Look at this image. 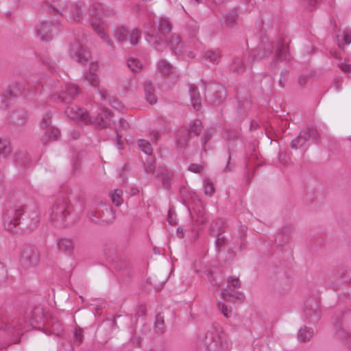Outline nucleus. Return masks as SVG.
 <instances>
[{
    "label": "nucleus",
    "mask_w": 351,
    "mask_h": 351,
    "mask_svg": "<svg viewBox=\"0 0 351 351\" xmlns=\"http://www.w3.org/2000/svg\"><path fill=\"white\" fill-rule=\"evenodd\" d=\"M45 314L39 306L29 308L17 315L1 314L0 330H5L14 343L19 341L24 332L30 328H40L45 323Z\"/></svg>",
    "instance_id": "f257e3e1"
},
{
    "label": "nucleus",
    "mask_w": 351,
    "mask_h": 351,
    "mask_svg": "<svg viewBox=\"0 0 351 351\" xmlns=\"http://www.w3.org/2000/svg\"><path fill=\"white\" fill-rule=\"evenodd\" d=\"M65 195L66 197L62 195L57 197L50 212L51 220L60 224H64L69 219L75 220L82 210L78 189H69Z\"/></svg>",
    "instance_id": "f03ea898"
},
{
    "label": "nucleus",
    "mask_w": 351,
    "mask_h": 351,
    "mask_svg": "<svg viewBox=\"0 0 351 351\" xmlns=\"http://www.w3.org/2000/svg\"><path fill=\"white\" fill-rule=\"evenodd\" d=\"M171 24L165 18L159 19L158 30L149 23V26L145 27L147 43L156 50L163 51L167 46L165 38L171 32Z\"/></svg>",
    "instance_id": "7ed1b4c3"
},
{
    "label": "nucleus",
    "mask_w": 351,
    "mask_h": 351,
    "mask_svg": "<svg viewBox=\"0 0 351 351\" xmlns=\"http://www.w3.org/2000/svg\"><path fill=\"white\" fill-rule=\"evenodd\" d=\"M202 343L207 351H227L222 328L216 323L213 324L208 329L202 339Z\"/></svg>",
    "instance_id": "20e7f679"
},
{
    "label": "nucleus",
    "mask_w": 351,
    "mask_h": 351,
    "mask_svg": "<svg viewBox=\"0 0 351 351\" xmlns=\"http://www.w3.org/2000/svg\"><path fill=\"white\" fill-rule=\"evenodd\" d=\"M143 169L145 173L154 176L165 189L170 187L171 178L169 174L163 168L159 167L156 169L154 160L148 157L143 162Z\"/></svg>",
    "instance_id": "39448f33"
},
{
    "label": "nucleus",
    "mask_w": 351,
    "mask_h": 351,
    "mask_svg": "<svg viewBox=\"0 0 351 351\" xmlns=\"http://www.w3.org/2000/svg\"><path fill=\"white\" fill-rule=\"evenodd\" d=\"M40 261V254L38 249L32 245H25L21 252L20 261L25 269L36 266Z\"/></svg>",
    "instance_id": "423d86ee"
},
{
    "label": "nucleus",
    "mask_w": 351,
    "mask_h": 351,
    "mask_svg": "<svg viewBox=\"0 0 351 351\" xmlns=\"http://www.w3.org/2000/svg\"><path fill=\"white\" fill-rule=\"evenodd\" d=\"M318 138V132L313 126L308 127L305 131H300L298 136L291 141V147L295 149L301 148L310 139L317 143Z\"/></svg>",
    "instance_id": "0eeeda50"
},
{
    "label": "nucleus",
    "mask_w": 351,
    "mask_h": 351,
    "mask_svg": "<svg viewBox=\"0 0 351 351\" xmlns=\"http://www.w3.org/2000/svg\"><path fill=\"white\" fill-rule=\"evenodd\" d=\"M64 113L69 119L82 125H88L92 122L88 111L76 106L67 107Z\"/></svg>",
    "instance_id": "6e6552de"
},
{
    "label": "nucleus",
    "mask_w": 351,
    "mask_h": 351,
    "mask_svg": "<svg viewBox=\"0 0 351 351\" xmlns=\"http://www.w3.org/2000/svg\"><path fill=\"white\" fill-rule=\"evenodd\" d=\"M64 113L69 119L82 125H88L92 122L88 111L76 106L67 107Z\"/></svg>",
    "instance_id": "1a4fd4ad"
},
{
    "label": "nucleus",
    "mask_w": 351,
    "mask_h": 351,
    "mask_svg": "<svg viewBox=\"0 0 351 351\" xmlns=\"http://www.w3.org/2000/svg\"><path fill=\"white\" fill-rule=\"evenodd\" d=\"M114 36L121 43L129 41L131 45H136L141 37V31L137 28H134L131 32H129L124 27H118L115 31Z\"/></svg>",
    "instance_id": "9d476101"
},
{
    "label": "nucleus",
    "mask_w": 351,
    "mask_h": 351,
    "mask_svg": "<svg viewBox=\"0 0 351 351\" xmlns=\"http://www.w3.org/2000/svg\"><path fill=\"white\" fill-rule=\"evenodd\" d=\"M57 88L58 84H56L53 89L54 99L64 104L71 103L79 94L78 88L73 84H66L64 89L60 92L58 91Z\"/></svg>",
    "instance_id": "9b49d317"
},
{
    "label": "nucleus",
    "mask_w": 351,
    "mask_h": 351,
    "mask_svg": "<svg viewBox=\"0 0 351 351\" xmlns=\"http://www.w3.org/2000/svg\"><path fill=\"white\" fill-rule=\"evenodd\" d=\"M21 208H10L3 215V226L6 230L14 232L18 225L20 224V218L23 215Z\"/></svg>",
    "instance_id": "f8f14e48"
},
{
    "label": "nucleus",
    "mask_w": 351,
    "mask_h": 351,
    "mask_svg": "<svg viewBox=\"0 0 351 351\" xmlns=\"http://www.w3.org/2000/svg\"><path fill=\"white\" fill-rule=\"evenodd\" d=\"M228 287L222 289L221 291V298L229 302H234L237 300L241 299L242 294L233 289L239 287V278H230L228 280Z\"/></svg>",
    "instance_id": "ddd939ff"
},
{
    "label": "nucleus",
    "mask_w": 351,
    "mask_h": 351,
    "mask_svg": "<svg viewBox=\"0 0 351 351\" xmlns=\"http://www.w3.org/2000/svg\"><path fill=\"white\" fill-rule=\"evenodd\" d=\"M94 6L87 8L86 5L82 2H76L72 4L69 8V17L74 21L80 22L86 15L87 11L90 16L94 14Z\"/></svg>",
    "instance_id": "4468645a"
},
{
    "label": "nucleus",
    "mask_w": 351,
    "mask_h": 351,
    "mask_svg": "<svg viewBox=\"0 0 351 351\" xmlns=\"http://www.w3.org/2000/svg\"><path fill=\"white\" fill-rule=\"evenodd\" d=\"M239 9L234 8L222 14L220 25L223 29H232L239 23Z\"/></svg>",
    "instance_id": "2eb2a0df"
},
{
    "label": "nucleus",
    "mask_w": 351,
    "mask_h": 351,
    "mask_svg": "<svg viewBox=\"0 0 351 351\" xmlns=\"http://www.w3.org/2000/svg\"><path fill=\"white\" fill-rule=\"evenodd\" d=\"M157 70L161 75L171 81L176 80L180 75L176 69L165 59H160L158 61Z\"/></svg>",
    "instance_id": "dca6fc26"
},
{
    "label": "nucleus",
    "mask_w": 351,
    "mask_h": 351,
    "mask_svg": "<svg viewBox=\"0 0 351 351\" xmlns=\"http://www.w3.org/2000/svg\"><path fill=\"white\" fill-rule=\"evenodd\" d=\"M291 59L289 53L288 46H287L282 38L277 43V51L274 60L270 63L271 69H276L278 64L281 61H289Z\"/></svg>",
    "instance_id": "f3484780"
},
{
    "label": "nucleus",
    "mask_w": 351,
    "mask_h": 351,
    "mask_svg": "<svg viewBox=\"0 0 351 351\" xmlns=\"http://www.w3.org/2000/svg\"><path fill=\"white\" fill-rule=\"evenodd\" d=\"M71 56L77 62L85 64L90 57V53L78 41L74 42L70 49Z\"/></svg>",
    "instance_id": "a211bd4d"
},
{
    "label": "nucleus",
    "mask_w": 351,
    "mask_h": 351,
    "mask_svg": "<svg viewBox=\"0 0 351 351\" xmlns=\"http://www.w3.org/2000/svg\"><path fill=\"white\" fill-rule=\"evenodd\" d=\"M53 23L49 21H43L36 26V34L43 41L48 42L53 38Z\"/></svg>",
    "instance_id": "6ab92c4d"
},
{
    "label": "nucleus",
    "mask_w": 351,
    "mask_h": 351,
    "mask_svg": "<svg viewBox=\"0 0 351 351\" xmlns=\"http://www.w3.org/2000/svg\"><path fill=\"white\" fill-rule=\"evenodd\" d=\"M111 112L106 108H102L97 116L92 120L90 123H94L100 128H106L111 124Z\"/></svg>",
    "instance_id": "aec40b11"
},
{
    "label": "nucleus",
    "mask_w": 351,
    "mask_h": 351,
    "mask_svg": "<svg viewBox=\"0 0 351 351\" xmlns=\"http://www.w3.org/2000/svg\"><path fill=\"white\" fill-rule=\"evenodd\" d=\"M91 25L93 29L97 32L98 35L104 40L109 46L112 47V41L108 37L105 33V23L97 16H95L92 19Z\"/></svg>",
    "instance_id": "412c9836"
},
{
    "label": "nucleus",
    "mask_w": 351,
    "mask_h": 351,
    "mask_svg": "<svg viewBox=\"0 0 351 351\" xmlns=\"http://www.w3.org/2000/svg\"><path fill=\"white\" fill-rule=\"evenodd\" d=\"M306 318L310 324H316L319 319V309L316 302L306 304L304 309Z\"/></svg>",
    "instance_id": "4be33fe9"
},
{
    "label": "nucleus",
    "mask_w": 351,
    "mask_h": 351,
    "mask_svg": "<svg viewBox=\"0 0 351 351\" xmlns=\"http://www.w3.org/2000/svg\"><path fill=\"white\" fill-rule=\"evenodd\" d=\"M168 45L176 55H181L183 53L184 45L179 35L173 34L168 41Z\"/></svg>",
    "instance_id": "5701e85b"
},
{
    "label": "nucleus",
    "mask_w": 351,
    "mask_h": 351,
    "mask_svg": "<svg viewBox=\"0 0 351 351\" xmlns=\"http://www.w3.org/2000/svg\"><path fill=\"white\" fill-rule=\"evenodd\" d=\"M226 231V223L221 219L214 220L210 227V233L213 237L221 235Z\"/></svg>",
    "instance_id": "b1692460"
},
{
    "label": "nucleus",
    "mask_w": 351,
    "mask_h": 351,
    "mask_svg": "<svg viewBox=\"0 0 351 351\" xmlns=\"http://www.w3.org/2000/svg\"><path fill=\"white\" fill-rule=\"evenodd\" d=\"M24 90V86L21 83H14L12 85H10L6 91L3 93V97L5 98H12L18 97L21 95Z\"/></svg>",
    "instance_id": "393cba45"
},
{
    "label": "nucleus",
    "mask_w": 351,
    "mask_h": 351,
    "mask_svg": "<svg viewBox=\"0 0 351 351\" xmlns=\"http://www.w3.org/2000/svg\"><path fill=\"white\" fill-rule=\"evenodd\" d=\"M335 330L336 335L340 339L344 340L351 337V329L346 327L342 321L335 324Z\"/></svg>",
    "instance_id": "a878e982"
},
{
    "label": "nucleus",
    "mask_w": 351,
    "mask_h": 351,
    "mask_svg": "<svg viewBox=\"0 0 351 351\" xmlns=\"http://www.w3.org/2000/svg\"><path fill=\"white\" fill-rule=\"evenodd\" d=\"M57 245L60 251L68 255L72 254L74 250L73 241L71 239L66 238H62L58 239L57 241Z\"/></svg>",
    "instance_id": "bb28decb"
},
{
    "label": "nucleus",
    "mask_w": 351,
    "mask_h": 351,
    "mask_svg": "<svg viewBox=\"0 0 351 351\" xmlns=\"http://www.w3.org/2000/svg\"><path fill=\"white\" fill-rule=\"evenodd\" d=\"M257 159L256 149L254 146H250L247 153V158L245 162L247 173H249L250 171L254 168V166H259V164H254L255 160Z\"/></svg>",
    "instance_id": "cd10ccee"
},
{
    "label": "nucleus",
    "mask_w": 351,
    "mask_h": 351,
    "mask_svg": "<svg viewBox=\"0 0 351 351\" xmlns=\"http://www.w3.org/2000/svg\"><path fill=\"white\" fill-rule=\"evenodd\" d=\"M191 135L186 128H181L177 134L176 144L178 147L184 148L186 147Z\"/></svg>",
    "instance_id": "c85d7f7f"
},
{
    "label": "nucleus",
    "mask_w": 351,
    "mask_h": 351,
    "mask_svg": "<svg viewBox=\"0 0 351 351\" xmlns=\"http://www.w3.org/2000/svg\"><path fill=\"white\" fill-rule=\"evenodd\" d=\"M143 88L146 100L150 104H155L156 103V97L154 93L155 88L152 82H145L143 83Z\"/></svg>",
    "instance_id": "c756f323"
},
{
    "label": "nucleus",
    "mask_w": 351,
    "mask_h": 351,
    "mask_svg": "<svg viewBox=\"0 0 351 351\" xmlns=\"http://www.w3.org/2000/svg\"><path fill=\"white\" fill-rule=\"evenodd\" d=\"M97 68H98L97 63L92 62L90 66L89 72L86 74V80L93 86H95V87L97 86L99 83L98 76L96 73Z\"/></svg>",
    "instance_id": "7c9ffc66"
},
{
    "label": "nucleus",
    "mask_w": 351,
    "mask_h": 351,
    "mask_svg": "<svg viewBox=\"0 0 351 351\" xmlns=\"http://www.w3.org/2000/svg\"><path fill=\"white\" fill-rule=\"evenodd\" d=\"M313 336V329L306 326H302L298 332V339L301 342H306Z\"/></svg>",
    "instance_id": "2f4dec72"
},
{
    "label": "nucleus",
    "mask_w": 351,
    "mask_h": 351,
    "mask_svg": "<svg viewBox=\"0 0 351 351\" xmlns=\"http://www.w3.org/2000/svg\"><path fill=\"white\" fill-rule=\"evenodd\" d=\"M189 94L193 106L197 110H199L201 107V97L197 88L191 86Z\"/></svg>",
    "instance_id": "473e14b6"
},
{
    "label": "nucleus",
    "mask_w": 351,
    "mask_h": 351,
    "mask_svg": "<svg viewBox=\"0 0 351 351\" xmlns=\"http://www.w3.org/2000/svg\"><path fill=\"white\" fill-rule=\"evenodd\" d=\"M60 135V130L54 127H49L47 128L44 136L42 137V141L44 144H46L49 139L56 140Z\"/></svg>",
    "instance_id": "72a5a7b5"
},
{
    "label": "nucleus",
    "mask_w": 351,
    "mask_h": 351,
    "mask_svg": "<svg viewBox=\"0 0 351 351\" xmlns=\"http://www.w3.org/2000/svg\"><path fill=\"white\" fill-rule=\"evenodd\" d=\"M230 69L234 73H243L245 69L243 59L241 58H234L230 64Z\"/></svg>",
    "instance_id": "f704fd0d"
},
{
    "label": "nucleus",
    "mask_w": 351,
    "mask_h": 351,
    "mask_svg": "<svg viewBox=\"0 0 351 351\" xmlns=\"http://www.w3.org/2000/svg\"><path fill=\"white\" fill-rule=\"evenodd\" d=\"M203 126L202 125V122L199 119H195L189 125V129L188 131L190 135L198 136L202 132Z\"/></svg>",
    "instance_id": "c9c22d12"
},
{
    "label": "nucleus",
    "mask_w": 351,
    "mask_h": 351,
    "mask_svg": "<svg viewBox=\"0 0 351 351\" xmlns=\"http://www.w3.org/2000/svg\"><path fill=\"white\" fill-rule=\"evenodd\" d=\"M274 47L269 44L268 46L265 47L264 49H257L253 52V56L259 60L265 58L269 54L272 52Z\"/></svg>",
    "instance_id": "e433bc0d"
},
{
    "label": "nucleus",
    "mask_w": 351,
    "mask_h": 351,
    "mask_svg": "<svg viewBox=\"0 0 351 351\" xmlns=\"http://www.w3.org/2000/svg\"><path fill=\"white\" fill-rule=\"evenodd\" d=\"M14 161L21 165L25 166L29 163L27 154L23 151H19L14 155Z\"/></svg>",
    "instance_id": "4c0bfd02"
},
{
    "label": "nucleus",
    "mask_w": 351,
    "mask_h": 351,
    "mask_svg": "<svg viewBox=\"0 0 351 351\" xmlns=\"http://www.w3.org/2000/svg\"><path fill=\"white\" fill-rule=\"evenodd\" d=\"M11 152L12 149L8 139L0 138V154L7 156Z\"/></svg>",
    "instance_id": "58836bf2"
},
{
    "label": "nucleus",
    "mask_w": 351,
    "mask_h": 351,
    "mask_svg": "<svg viewBox=\"0 0 351 351\" xmlns=\"http://www.w3.org/2000/svg\"><path fill=\"white\" fill-rule=\"evenodd\" d=\"M123 191L121 189H115L110 195L112 203L119 206L123 203Z\"/></svg>",
    "instance_id": "ea45409f"
},
{
    "label": "nucleus",
    "mask_w": 351,
    "mask_h": 351,
    "mask_svg": "<svg viewBox=\"0 0 351 351\" xmlns=\"http://www.w3.org/2000/svg\"><path fill=\"white\" fill-rule=\"evenodd\" d=\"M138 145L147 156H151L152 154V147L149 141L145 139H140L138 141Z\"/></svg>",
    "instance_id": "a19ab883"
},
{
    "label": "nucleus",
    "mask_w": 351,
    "mask_h": 351,
    "mask_svg": "<svg viewBox=\"0 0 351 351\" xmlns=\"http://www.w3.org/2000/svg\"><path fill=\"white\" fill-rule=\"evenodd\" d=\"M101 217H101V214L99 212H97V211L92 210L89 213V219L93 223H109L111 222L110 221L102 219Z\"/></svg>",
    "instance_id": "79ce46f5"
},
{
    "label": "nucleus",
    "mask_w": 351,
    "mask_h": 351,
    "mask_svg": "<svg viewBox=\"0 0 351 351\" xmlns=\"http://www.w3.org/2000/svg\"><path fill=\"white\" fill-rule=\"evenodd\" d=\"M204 193L207 195H212L215 191V187L213 182L208 179L206 178L204 180Z\"/></svg>",
    "instance_id": "37998d69"
},
{
    "label": "nucleus",
    "mask_w": 351,
    "mask_h": 351,
    "mask_svg": "<svg viewBox=\"0 0 351 351\" xmlns=\"http://www.w3.org/2000/svg\"><path fill=\"white\" fill-rule=\"evenodd\" d=\"M206 60H208L210 62L215 64L218 62L220 58V54L217 51H208L204 56Z\"/></svg>",
    "instance_id": "c03bdc74"
},
{
    "label": "nucleus",
    "mask_w": 351,
    "mask_h": 351,
    "mask_svg": "<svg viewBox=\"0 0 351 351\" xmlns=\"http://www.w3.org/2000/svg\"><path fill=\"white\" fill-rule=\"evenodd\" d=\"M128 66L132 71H138L141 69V64L138 60L130 58L128 60Z\"/></svg>",
    "instance_id": "a18cd8bd"
},
{
    "label": "nucleus",
    "mask_w": 351,
    "mask_h": 351,
    "mask_svg": "<svg viewBox=\"0 0 351 351\" xmlns=\"http://www.w3.org/2000/svg\"><path fill=\"white\" fill-rule=\"evenodd\" d=\"M319 0H303L302 4L303 6L310 11H313L316 9L317 5H318Z\"/></svg>",
    "instance_id": "49530a36"
},
{
    "label": "nucleus",
    "mask_w": 351,
    "mask_h": 351,
    "mask_svg": "<svg viewBox=\"0 0 351 351\" xmlns=\"http://www.w3.org/2000/svg\"><path fill=\"white\" fill-rule=\"evenodd\" d=\"M8 278V271L5 266L0 262V286L4 285Z\"/></svg>",
    "instance_id": "de8ad7c7"
},
{
    "label": "nucleus",
    "mask_w": 351,
    "mask_h": 351,
    "mask_svg": "<svg viewBox=\"0 0 351 351\" xmlns=\"http://www.w3.org/2000/svg\"><path fill=\"white\" fill-rule=\"evenodd\" d=\"M51 123V113L49 112H46L42 119L41 121V128H48L50 126Z\"/></svg>",
    "instance_id": "09e8293b"
},
{
    "label": "nucleus",
    "mask_w": 351,
    "mask_h": 351,
    "mask_svg": "<svg viewBox=\"0 0 351 351\" xmlns=\"http://www.w3.org/2000/svg\"><path fill=\"white\" fill-rule=\"evenodd\" d=\"M154 330L158 333H162L165 330V324L163 319H160V315H158L154 324Z\"/></svg>",
    "instance_id": "8fccbe9b"
},
{
    "label": "nucleus",
    "mask_w": 351,
    "mask_h": 351,
    "mask_svg": "<svg viewBox=\"0 0 351 351\" xmlns=\"http://www.w3.org/2000/svg\"><path fill=\"white\" fill-rule=\"evenodd\" d=\"M217 239L215 241V245L218 250H221L228 244V240L223 236H217Z\"/></svg>",
    "instance_id": "3c124183"
},
{
    "label": "nucleus",
    "mask_w": 351,
    "mask_h": 351,
    "mask_svg": "<svg viewBox=\"0 0 351 351\" xmlns=\"http://www.w3.org/2000/svg\"><path fill=\"white\" fill-rule=\"evenodd\" d=\"M218 308L226 317L228 318L231 317L232 311L230 310L224 303H218Z\"/></svg>",
    "instance_id": "603ef678"
},
{
    "label": "nucleus",
    "mask_w": 351,
    "mask_h": 351,
    "mask_svg": "<svg viewBox=\"0 0 351 351\" xmlns=\"http://www.w3.org/2000/svg\"><path fill=\"white\" fill-rule=\"evenodd\" d=\"M74 343H80L82 341L83 335H82V330L81 328L76 329L74 333Z\"/></svg>",
    "instance_id": "864d4df0"
},
{
    "label": "nucleus",
    "mask_w": 351,
    "mask_h": 351,
    "mask_svg": "<svg viewBox=\"0 0 351 351\" xmlns=\"http://www.w3.org/2000/svg\"><path fill=\"white\" fill-rule=\"evenodd\" d=\"M287 77H288L287 71H286V70L282 71L280 73V77L278 81L279 85L280 86H282V87L285 86V82L287 80Z\"/></svg>",
    "instance_id": "5fc2aeb1"
},
{
    "label": "nucleus",
    "mask_w": 351,
    "mask_h": 351,
    "mask_svg": "<svg viewBox=\"0 0 351 351\" xmlns=\"http://www.w3.org/2000/svg\"><path fill=\"white\" fill-rule=\"evenodd\" d=\"M343 40L345 44L351 43V30H345L343 32Z\"/></svg>",
    "instance_id": "6e6d98bb"
},
{
    "label": "nucleus",
    "mask_w": 351,
    "mask_h": 351,
    "mask_svg": "<svg viewBox=\"0 0 351 351\" xmlns=\"http://www.w3.org/2000/svg\"><path fill=\"white\" fill-rule=\"evenodd\" d=\"M234 168V165L231 163V155L230 152L228 153V163L224 167V172H229Z\"/></svg>",
    "instance_id": "4d7b16f0"
},
{
    "label": "nucleus",
    "mask_w": 351,
    "mask_h": 351,
    "mask_svg": "<svg viewBox=\"0 0 351 351\" xmlns=\"http://www.w3.org/2000/svg\"><path fill=\"white\" fill-rule=\"evenodd\" d=\"M203 167L196 164H191L189 167V170L194 173H200Z\"/></svg>",
    "instance_id": "13d9d810"
},
{
    "label": "nucleus",
    "mask_w": 351,
    "mask_h": 351,
    "mask_svg": "<svg viewBox=\"0 0 351 351\" xmlns=\"http://www.w3.org/2000/svg\"><path fill=\"white\" fill-rule=\"evenodd\" d=\"M211 135H212V133L209 131H206L204 133L203 138L202 140V143L203 145H206V143L208 142V141L210 140Z\"/></svg>",
    "instance_id": "bf43d9fd"
},
{
    "label": "nucleus",
    "mask_w": 351,
    "mask_h": 351,
    "mask_svg": "<svg viewBox=\"0 0 351 351\" xmlns=\"http://www.w3.org/2000/svg\"><path fill=\"white\" fill-rule=\"evenodd\" d=\"M119 127L121 130H127L129 127V123L124 119H120Z\"/></svg>",
    "instance_id": "052dcab7"
},
{
    "label": "nucleus",
    "mask_w": 351,
    "mask_h": 351,
    "mask_svg": "<svg viewBox=\"0 0 351 351\" xmlns=\"http://www.w3.org/2000/svg\"><path fill=\"white\" fill-rule=\"evenodd\" d=\"M340 69L345 73L351 72V65L346 63L339 64Z\"/></svg>",
    "instance_id": "680f3d73"
},
{
    "label": "nucleus",
    "mask_w": 351,
    "mask_h": 351,
    "mask_svg": "<svg viewBox=\"0 0 351 351\" xmlns=\"http://www.w3.org/2000/svg\"><path fill=\"white\" fill-rule=\"evenodd\" d=\"M109 103L116 108H118L121 106L119 101L114 97L109 98Z\"/></svg>",
    "instance_id": "e2e57ef3"
},
{
    "label": "nucleus",
    "mask_w": 351,
    "mask_h": 351,
    "mask_svg": "<svg viewBox=\"0 0 351 351\" xmlns=\"http://www.w3.org/2000/svg\"><path fill=\"white\" fill-rule=\"evenodd\" d=\"M32 221H33V224L32 225L31 228L34 229L37 226V225L40 221L39 217L37 214H36V213L34 214V216L32 217Z\"/></svg>",
    "instance_id": "0e129e2a"
},
{
    "label": "nucleus",
    "mask_w": 351,
    "mask_h": 351,
    "mask_svg": "<svg viewBox=\"0 0 351 351\" xmlns=\"http://www.w3.org/2000/svg\"><path fill=\"white\" fill-rule=\"evenodd\" d=\"M196 223L197 226L203 225L206 223V219H204L203 214H201L200 217L196 219Z\"/></svg>",
    "instance_id": "69168bd1"
},
{
    "label": "nucleus",
    "mask_w": 351,
    "mask_h": 351,
    "mask_svg": "<svg viewBox=\"0 0 351 351\" xmlns=\"http://www.w3.org/2000/svg\"><path fill=\"white\" fill-rule=\"evenodd\" d=\"M98 92H99L100 96L101 97V98H103V99H106L107 98L108 93H107L106 90H105V89H99Z\"/></svg>",
    "instance_id": "338daca9"
},
{
    "label": "nucleus",
    "mask_w": 351,
    "mask_h": 351,
    "mask_svg": "<svg viewBox=\"0 0 351 351\" xmlns=\"http://www.w3.org/2000/svg\"><path fill=\"white\" fill-rule=\"evenodd\" d=\"M333 84H334V86L335 87V88L337 90H339L341 88V82L340 79L335 80V81L333 82Z\"/></svg>",
    "instance_id": "774afa93"
}]
</instances>
